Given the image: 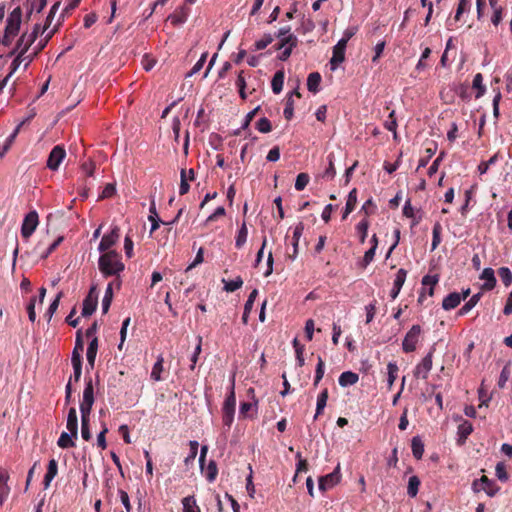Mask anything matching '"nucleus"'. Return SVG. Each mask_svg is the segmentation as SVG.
Returning <instances> with one entry per match:
<instances>
[{"label": "nucleus", "mask_w": 512, "mask_h": 512, "mask_svg": "<svg viewBox=\"0 0 512 512\" xmlns=\"http://www.w3.org/2000/svg\"><path fill=\"white\" fill-rule=\"evenodd\" d=\"M340 467L339 465L335 470L319 479V488L323 491L332 488L340 481Z\"/></svg>", "instance_id": "12"}, {"label": "nucleus", "mask_w": 512, "mask_h": 512, "mask_svg": "<svg viewBox=\"0 0 512 512\" xmlns=\"http://www.w3.org/2000/svg\"><path fill=\"white\" fill-rule=\"evenodd\" d=\"M57 473L58 463L55 459H51L48 463L47 472L43 480L45 489H47L50 486L51 481L56 477Z\"/></svg>", "instance_id": "21"}, {"label": "nucleus", "mask_w": 512, "mask_h": 512, "mask_svg": "<svg viewBox=\"0 0 512 512\" xmlns=\"http://www.w3.org/2000/svg\"><path fill=\"white\" fill-rule=\"evenodd\" d=\"M496 476L501 482H506L509 479L506 465L503 462H499L495 468Z\"/></svg>", "instance_id": "58"}, {"label": "nucleus", "mask_w": 512, "mask_h": 512, "mask_svg": "<svg viewBox=\"0 0 512 512\" xmlns=\"http://www.w3.org/2000/svg\"><path fill=\"white\" fill-rule=\"evenodd\" d=\"M98 267L104 277L119 276L125 269L121 255L116 251L102 253L98 259Z\"/></svg>", "instance_id": "1"}, {"label": "nucleus", "mask_w": 512, "mask_h": 512, "mask_svg": "<svg viewBox=\"0 0 512 512\" xmlns=\"http://www.w3.org/2000/svg\"><path fill=\"white\" fill-rule=\"evenodd\" d=\"M98 304V291L96 285H93L85 299L83 300L82 316L87 317L94 313Z\"/></svg>", "instance_id": "6"}, {"label": "nucleus", "mask_w": 512, "mask_h": 512, "mask_svg": "<svg viewBox=\"0 0 512 512\" xmlns=\"http://www.w3.org/2000/svg\"><path fill=\"white\" fill-rule=\"evenodd\" d=\"M235 406H236V396H235V392H234V382H232L230 392L226 396V399H225L222 407L235 409Z\"/></svg>", "instance_id": "59"}, {"label": "nucleus", "mask_w": 512, "mask_h": 512, "mask_svg": "<svg viewBox=\"0 0 512 512\" xmlns=\"http://www.w3.org/2000/svg\"><path fill=\"white\" fill-rule=\"evenodd\" d=\"M303 231H304V224L302 222H299L294 227V230H293V241H292L293 253L291 255H289V258L292 260H295L298 255L299 240L303 234Z\"/></svg>", "instance_id": "19"}, {"label": "nucleus", "mask_w": 512, "mask_h": 512, "mask_svg": "<svg viewBox=\"0 0 512 512\" xmlns=\"http://www.w3.org/2000/svg\"><path fill=\"white\" fill-rule=\"evenodd\" d=\"M472 86L477 89L476 98H480L485 94L486 88L483 85V76L481 73H477L474 76Z\"/></svg>", "instance_id": "40"}, {"label": "nucleus", "mask_w": 512, "mask_h": 512, "mask_svg": "<svg viewBox=\"0 0 512 512\" xmlns=\"http://www.w3.org/2000/svg\"><path fill=\"white\" fill-rule=\"evenodd\" d=\"M284 117L287 120H291L294 114V101L291 96H288L286 100V105L283 111Z\"/></svg>", "instance_id": "62"}, {"label": "nucleus", "mask_w": 512, "mask_h": 512, "mask_svg": "<svg viewBox=\"0 0 512 512\" xmlns=\"http://www.w3.org/2000/svg\"><path fill=\"white\" fill-rule=\"evenodd\" d=\"M248 393L252 394L253 402H242L240 404L239 414L241 417H247L248 413L257 407L258 400L255 399L254 389L250 388Z\"/></svg>", "instance_id": "27"}, {"label": "nucleus", "mask_w": 512, "mask_h": 512, "mask_svg": "<svg viewBox=\"0 0 512 512\" xmlns=\"http://www.w3.org/2000/svg\"><path fill=\"white\" fill-rule=\"evenodd\" d=\"M439 282V275L435 274V275H425L422 280H421V284H422V288H426L427 286L428 287H435Z\"/></svg>", "instance_id": "60"}, {"label": "nucleus", "mask_w": 512, "mask_h": 512, "mask_svg": "<svg viewBox=\"0 0 512 512\" xmlns=\"http://www.w3.org/2000/svg\"><path fill=\"white\" fill-rule=\"evenodd\" d=\"M398 366L395 362H389L388 365H387V374H388V378H387V383H388V388L391 389L397 376H398Z\"/></svg>", "instance_id": "38"}, {"label": "nucleus", "mask_w": 512, "mask_h": 512, "mask_svg": "<svg viewBox=\"0 0 512 512\" xmlns=\"http://www.w3.org/2000/svg\"><path fill=\"white\" fill-rule=\"evenodd\" d=\"M97 351H98V338L93 337L88 345L87 353H86L88 365L91 369L94 368Z\"/></svg>", "instance_id": "22"}, {"label": "nucleus", "mask_w": 512, "mask_h": 512, "mask_svg": "<svg viewBox=\"0 0 512 512\" xmlns=\"http://www.w3.org/2000/svg\"><path fill=\"white\" fill-rule=\"evenodd\" d=\"M421 332V326L415 324L406 333L402 342V349L405 353H411L416 350V345L419 342Z\"/></svg>", "instance_id": "4"}, {"label": "nucleus", "mask_w": 512, "mask_h": 512, "mask_svg": "<svg viewBox=\"0 0 512 512\" xmlns=\"http://www.w3.org/2000/svg\"><path fill=\"white\" fill-rule=\"evenodd\" d=\"M462 301L461 294L458 292H452L447 295L442 301V308L446 311L456 308Z\"/></svg>", "instance_id": "20"}, {"label": "nucleus", "mask_w": 512, "mask_h": 512, "mask_svg": "<svg viewBox=\"0 0 512 512\" xmlns=\"http://www.w3.org/2000/svg\"><path fill=\"white\" fill-rule=\"evenodd\" d=\"M112 285H113L112 282H110L107 285V288H106V291H105V295H104L103 300H102V312L104 314H106L109 311V308H110V305H111V302H112V299H113Z\"/></svg>", "instance_id": "37"}, {"label": "nucleus", "mask_w": 512, "mask_h": 512, "mask_svg": "<svg viewBox=\"0 0 512 512\" xmlns=\"http://www.w3.org/2000/svg\"><path fill=\"white\" fill-rule=\"evenodd\" d=\"M406 277H407V270H405L403 268L399 269L396 274L393 286H395V288H397V289H401L405 283Z\"/></svg>", "instance_id": "61"}, {"label": "nucleus", "mask_w": 512, "mask_h": 512, "mask_svg": "<svg viewBox=\"0 0 512 512\" xmlns=\"http://www.w3.org/2000/svg\"><path fill=\"white\" fill-rule=\"evenodd\" d=\"M498 275L506 287H508L512 283V273L509 268H507V267L499 268Z\"/></svg>", "instance_id": "56"}, {"label": "nucleus", "mask_w": 512, "mask_h": 512, "mask_svg": "<svg viewBox=\"0 0 512 512\" xmlns=\"http://www.w3.org/2000/svg\"><path fill=\"white\" fill-rule=\"evenodd\" d=\"M258 295V290L257 289H254L248 296V299L244 305V312H243V315H242V322L243 324H247L248 323V317H249V314L250 312L252 311L253 309V305H254V302H255V299Z\"/></svg>", "instance_id": "24"}, {"label": "nucleus", "mask_w": 512, "mask_h": 512, "mask_svg": "<svg viewBox=\"0 0 512 512\" xmlns=\"http://www.w3.org/2000/svg\"><path fill=\"white\" fill-rule=\"evenodd\" d=\"M473 432V425L467 420H463L457 428V443L458 445H464L468 436Z\"/></svg>", "instance_id": "13"}, {"label": "nucleus", "mask_w": 512, "mask_h": 512, "mask_svg": "<svg viewBox=\"0 0 512 512\" xmlns=\"http://www.w3.org/2000/svg\"><path fill=\"white\" fill-rule=\"evenodd\" d=\"M22 23V9L20 6L14 8L8 15L4 29V35L1 39L3 46H10L14 38L18 35Z\"/></svg>", "instance_id": "2"}, {"label": "nucleus", "mask_w": 512, "mask_h": 512, "mask_svg": "<svg viewBox=\"0 0 512 512\" xmlns=\"http://www.w3.org/2000/svg\"><path fill=\"white\" fill-rule=\"evenodd\" d=\"M435 351V347L432 346L428 354L422 359V361L415 367L414 376L416 378H421L426 380L428 378V374L432 369V358L433 353Z\"/></svg>", "instance_id": "7"}, {"label": "nucleus", "mask_w": 512, "mask_h": 512, "mask_svg": "<svg viewBox=\"0 0 512 512\" xmlns=\"http://www.w3.org/2000/svg\"><path fill=\"white\" fill-rule=\"evenodd\" d=\"M8 479V472L5 469L0 468V507L3 505L10 493V487L7 484Z\"/></svg>", "instance_id": "14"}, {"label": "nucleus", "mask_w": 512, "mask_h": 512, "mask_svg": "<svg viewBox=\"0 0 512 512\" xmlns=\"http://www.w3.org/2000/svg\"><path fill=\"white\" fill-rule=\"evenodd\" d=\"M473 489L475 491L482 489L488 496L493 497L499 492L500 487L487 476L483 475L479 480L473 482Z\"/></svg>", "instance_id": "9"}, {"label": "nucleus", "mask_w": 512, "mask_h": 512, "mask_svg": "<svg viewBox=\"0 0 512 512\" xmlns=\"http://www.w3.org/2000/svg\"><path fill=\"white\" fill-rule=\"evenodd\" d=\"M346 47L347 43L345 42V40L341 39L333 47V55L332 58L330 59V65L332 70L336 69L337 66L345 60Z\"/></svg>", "instance_id": "11"}, {"label": "nucleus", "mask_w": 512, "mask_h": 512, "mask_svg": "<svg viewBox=\"0 0 512 512\" xmlns=\"http://www.w3.org/2000/svg\"><path fill=\"white\" fill-rule=\"evenodd\" d=\"M89 423H90V413L81 414V435L85 441H89L92 438Z\"/></svg>", "instance_id": "26"}, {"label": "nucleus", "mask_w": 512, "mask_h": 512, "mask_svg": "<svg viewBox=\"0 0 512 512\" xmlns=\"http://www.w3.org/2000/svg\"><path fill=\"white\" fill-rule=\"evenodd\" d=\"M39 223L38 213L33 210L30 211L22 222L21 235L23 238L28 239L36 230Z\"/></svg>", "instance_id": "5"}, {"label": "nucleus", "mask_w": 512, "mask_h": 512, "mask_svg": "<svg viewBox=\"0 0 512 512\" xmlns=\"http://www.w3.org/2000/svg\"><path fill=\"white\" fill-rule=\"evenodd\" d=\"M327 160H328V167L325 169V171L323 173V178L331 180L336 175V169H335V166H334V155H333V153H330L327 156Z\"/></svg>", "instance_id": "44"}, {"label": "nucleus", "mask_w": 512, "mask_h": 512, "mask_svg": "<svg viewBox=\"0 0 512 512\" xmlns=\"http://www.w3.org/2000/svg\"><path fill=\"white\" fill-rule=\"evenodd\" d=\"M480 279L485 281V283L481 287L482 290L490 291L496 285V278L494 275V270L492 268H485L480 275Z\"/></svg>", "instance_id": "16"}, {"label": "nucleus", "mask_w": 512, "mask_h": 512, "mask_svg": "<svg viewBox=\"0 0 512 512\" xmlns=\"http://www.w3.org/2000/svg\"><path fill=\"white\" fill-rule=\"evenodd\" d=\"M321 75L318 72H312L308 75L307 78V88L312 93H317L319 90V85L321 83Z\"/></svg>", "instance_id": "29"}, {"label": "nucleus", "mask_w": 512, "mask_h": 512, "mask_svg": "<svg viewBox=\"0 0 512 512\" xmlns=\"http://www.w3.org/2000/svg\"><path fill=\"white\" fill-rule=\"evenodd\" d=\"M223 282L225 284L224 290L227 292H234V291L238 290L239 288H241L243 285V280L240 276H238L234 280H230V281H225L223 279Z\"/></svg>", "instance_id": "45"}, {"label": "nucleus", "mask_w": 512, "mask_h": 512, "mask_svg": "<svg viewBox=\"0 0 512 512\" xmlns=\"http://www.w3.org/2000/svg\"><path fill=\"white\" fill-rule=\"evenodd\" d=\"M63 296V292H59L56 296V298L52 301V303L50 304L47 312L45 313V316L48 318V321L51 320L53 314L56 312V310L58 309V306H59V302H60V299L62 298Z\"/></svg>", "instance_id": "57"}, {"label": "nucleus", "mask_w": 512, "mask_h": 512, "mask_svg": "<svg viewBox=\"0 0 512 512\" xmlns=\"http://www.w3.org/2000/svg\"><path fill=\"white\" fill-rule=\"evenodd\" d=\"M29 36L28 33H23L20 38L16 42V46L14 49L9 53V56H13L16 53L25 55L26 52L29 50V48L32 46L33 43L28 42Z\"/></svg>", "instance_id": "15"}, {"label": "nucleus", "mask_w": 512, "mask_h": 512, "mask_svg": "<svg viewBox=\"0 0 512 512\" xmlns=\"http://www.w3.org/2000/svg\"><path fill=\"white\" fill-rule=\"evenodd\" d=\"M421 481L418 476L413 475L408 480L407 494L409 497L414 498L417 496Z\"/></svg>", "instance_id": "33"}, {"label": "nucleus", "mask_w": 512, "mask_h": 512, "mask_svg": "<svg viewBox=\"0 0 512 512\" xmlns=\"http://www.w3.org/2000/svg\"><path fill=\"white\" fill-rule=\"evenodd\" d=\"M274 38L271 34H265L260 40L254 44V50L259 51L265 49L268 45L273 42Z\"/></svg>", "instance_id": "54"}, {"label": "nucleus", "mask_w": 512, "mask_h": 512, "mask_svg": "<svg viewBox=\"0 0 512 512\" xmlns=\"http://www.w3.org/2000/svg\"><path fill=\"white\" fill-rule=\"evenodd\" d=\"M285 74L283 70H278L271 81V87L272 91L275 94H279L283 89V83H284Z\"/></svg>", "instance_id": "28"}, {"label": "nucleus", "mask_w": 512, "mask_h": 512, "mask_svg": "<svg viewBox=\"0 0 512 512\" xmlns=\"http://www.w3.org/2000/svg\"><path fill=\"white\" fill-rule=\"evenodd\" d=\"M384 127L388 130L393 132L394 138H397V121L395 117V111H391L388 119L384 122Z\"/></svg>", "instance_id": "47"}, {"label": "nucleus", "mask_w": 512, "mask_h": 512, "mask_svg": "<svg viewBox=\"0 0 512 512\" xmlns=\"http://www.w3.org/2000/svg\"><path fill=\"white\" fill-rule=\"evenodd\" d=\"M375 210H376V205L375 203L373 202V199L370 198L368 199L363 205H362V208H361V212H363L366 217L372 215L375 213Z\"/></svg>", "instance_id": "64"}, {"label": "nucleus", "mask_w": 512, "mask_h": 512, "mask_svg": "<svg viewBox=\"0 0 512 512\" xmlns=\"http://www.w3.org/2000/svg\"><path fill=\"white\" fill-rule=\"evenodd\" d=\"M482 297V293H476L474 294L457 312L458 316H464L467 314L470 310H472L477 303L480 301Z\"/></svg>", "instance_id": "25"}, {"label": "nucleus", "mask_w": 512, "mask_h": 512, "mask_svg": "<svg viewBox=\"0 0 512 512\" xmlns=\"http://www.w3.org/2000/svg\"><path fill=\"white\" fill-rule=\"evenodd\" d=\"M356 204H357V189L353 188L349 192L348 197H347V201H346V205H345L346 214H350L355 209Z\"/></svg>", "instance_id": "43"}, {"label": "nucleus", "mask_w": 512, "mask_h": 512, "mask_svg": "<svg viewBox=\"0 0 512 512\" xmlns=\"http://www.w3.org/2000/svg\"><path fill=\"white\" fill-rule=\"evenodd\" d=\"M163 357L160 356L155 364L153 365L152 371H151V378L155 381L161 380V373L163 371Z\"/></svg>", "instance_id": "46"}, {"label": "nucleus", "mask_w": 512, "mask_h": 512, "mask_svg": "<svg viewBox=\"0 0 512 512\" xmlns=\"http://www.w3.org/2000/svg\"><path fill=\"white\" fill-rule=\"evenodd\" d=\"M298 39L294 34H289L286 37L280 38V41L273 46L274 50H282L288 46H297Z\"/></svg>", "instance_id": "30"}, {"label": "nucleus", "mask_w": 512, "mask_h": 512, "mask_svg": "<svg viewBox=\"0 0 512 512\" xmlns=\"http://www.w3.org/2000/svg\"><path fill=\"white\" fill-rule=\"evenodd\" d=\"M66 427L68 431L74 438H77L78 435V419H77V411L75 407H71L67 416V424Z\"/></svg>", "instance_id": "17"}, {"label": "nucleus", "mask_w": 512, "mask_h": 512, "mask_svg": "<svg viewBox=\"0 0 512 512\" xmlns=\"http://www.w3.org/2000/svg\"><path fill=\"white\" fill-rule=\"evenodd\" d=\"M217 474H218V468H217L216 462L214 460H211L207 465V468L205 471V477H206L207 481L213 482L216 479Z\"/></svg>", "instance_id": "48"}, {"label": "nucleus", "mask_w": 512, "mask_h": 512, "mask_svg": "<svg viewBox=\"0 0 512 512\" xmlns=\"http://www.w3.org/2000/svg\"><path fill=\"white\" fill-rule=\"evenodd\" d=\"M256 129L261 133H269L272 130V124L268 118L262 117L256 122Z\"/></svg>", "instance_id": "55"}, {"label": "nucleus", "mask_w": 512, "mask_h": 512, "mask_svg": "<svg viewBox=\"0 0 512 512\" xmlns=\"http://www.w3.org/2000/svg\"><path fill=\"white\" fill-rule=\"evenodd\" d=\"M65 155L66 152L63 147H61L60 145L55 146L48 156L47 167L53 171L57 170L61 162L63 161Z\"/></svg>", "instance_id": "10"}, {"label": "nucleus", "mask_w": 512, "mask_h": 512, "mask_svg": "<svg viewBox=\"0 0 512 512\" xmlns=\"http://www.w3.org/2000/svg\"><path fill=\"white\" fill-rule=\"evenodd\" d=\"M411 449H412L413 456L417 460L422 458V456L424 454V444H423L422 440L420 439V437L415 436L412 438Z\"/></svg>", "instance_id": "32"}, {"label": "nucleus", "mask_w": 512, "mask_h": 512, "mask_svg": "<svg viewBox=\"0 0 512 512\" xmlns=\"http://www.w3.org/2000/svg\"><path fill=\"white\" fill-rule=\"evenodd\" d=\"M358 380L359 376L357 373L352 371H345L339 376L338 382L340 386L347 387L356 384Z\"/></svg>", "instance_id": "23"}, {"label": "nucleus", "mask_w": 512, "mask_h": 512, "mask_svg": "<svg viewBox=\"0 0 512 512\" xmlns=\"http://www.w3.org/2000/svg\"><path fill=\"white\" fill-rule=\"evenodd\" d=\"M94 401V387L92 378L85 377V387L83 390V398L80 403V413H91Z\"/></svg>", "instance_id": "3"}, {"label": "nucleus", "mask_w": 512, "mask_h": 512, "mask_svg": "<svg viewBox=\"0 0 512 512\" xmlns=\"http://www.w3.org/2000/svg\"><path fill=\"white\" fill-rule=\"evenodd\" d=\"M189 447H190V453L184 460V463L186 465H188L189 463H192L195 460L197 453H198L199 443L195 440L189 441Z\"/></svg>", "instance_id": "51"}, {"label": "nucleus", "mask_w": 512, "mask_h": 512, "mask_svg": "<svg viewBox=\"0 0 512 512\" xmlns=\"http://www.w3.org/2000/svg\"><path fill=\"white\" fill-rule=\"evenodd\" d=\"M183 512H201L194 496H187L182 499Z\"/></svg>", "instance_id": "34"}, {"label": "nucleus", "mask_w": 512, "mask_h": 512, "mask_svg": "<svg viewBox=\"0 0 512 512\" xmlns=\"http://www.w3.org/2000/svg\"><path fill=\"white\" fill-rule=\"evenodd\" d=\"M325 364L321 356H318V363L315 370L314 386H317L324 376Z\"/></svg>", "instance_id": "49"}, {"label": "nucleus", "mask_w": 512, "mask_h": 512, "mask_svg": "<svg viewBox=\"0 0 512 512\" xmlns=\"http://www.w3.org/2000/svg\"><path fill=\"white\" fill-rule=\"evenodd\" d=\"M150 215L148 217V220L151 222V231L150 233H153L156 229L159 228L160 226V223H161V220L157 214V211H156V207H155V202L152 201L151 202V205H150Z\"/></svg>", "instance_id": "35"}, {"label": "nucleus", "mask_w": 512, "mask_h": 512, "mask_svg": "<svg viewBox=\"0 0 512 512\" xmlns=\"http://www.w3.org/2000/svg\"><path fill=\"white\" fill-rule=\"evenodd\" d=\"M247 236H248V229H247L246 223L243 222L240 229L238 230V233H237V236L235 239L236 248L240 249L243 247V245L247 241Z\"/></svg>", "instance_id": "36"}, {"label": "nucleus", "mask_w": 512, "mask_h": 512, "mask_svg": "<svg viewBox=\"0 0 512 512\" xmlns=\"http://www.w3.org/2000/svg\"><path fill=\"white\" fill-rule=\"evenodd\" d=\"M441 230H442V227H441L440 223H438V222L435 223V225L433 227V231H432V234H433L432 247H431L432 251L435 250L441 242Z\"/></svg>", "instance_id": "52"}, {"label": "nucleus", "mask_w": 512, "mask_h": 512, "mask_svg": "<svg viewBox=\"0 0 512 512\" xmlns=\"http://www.w3.org/2000/svg\"><path fill=\"white\" fill-rule=\"evenodd\" d=\"M444 157H445V152L444 151L440 152L438 157L433 161L432 165L428 169L429 176H433L438 171L439 165L443 161Z\"/></svg>", "instance_id": "63"}, {"label": "nucleus", "mask_w": 512, "mask_h": 512, "mask_svg": "<svg viewBox=\"0 0 512 512\" xmlns=\"http://www.w3.org/2000/svg\"><path fill=\"white\" fill-rule=\"evenodd\" d=\"M436 150H437V145L435 143H432V147L426 148L425 152L427 155L425 157H422L419 160L417 170L425 167L428 164L430 158L435 154Z\"/></svg>", "instance_id": "50"}, {"label": "nucleus", "mask_w": 512, "mask_h": 512, "mask_svg": "<svg viewBox=\"0 0 512 512\" xmlns=\"http://www.w3.org/2000/svg\"><path fill=\"white\" fill-rule=\"evenodd\" d=\"M369 228V221L367 218L362 219L356 226L357 233L359 234L360 243H364L367 237Z\"/></svg>", "instance_id": "39"}, {"label": "nucleus", "mask_w": 512, "mask_h": 512, "mask_svg": "<svg viewBox=\"0 0 512 512\" xmlns=\"http://www.w3.org/2000/svg\"><path fill=\"white\" fill-rule=\"evenodd\" d=\"M310 177L307 173H299L295 181V189L302 191L309 183Z\"/></svg>", "instance_id": "53"}, {"label": "nucleus", "mask_w": 512, "mask_h": 512, "mask_svg": "<svg viewBox=\"0 0 512 512\" xmlns=\"http://www.w3.org/2000/svg\"><path fill=\"white\" fill-rule=\"evenodd\" d=\"M188 15L189 9L185 6H181L173 14L168 16V20H170L171 24L177 26L186 22Z\"/></svg>", "instance_id": "18"}, {"label": "nucleus", "mask_w": 512, "mask_h": 512, "mask_svg": "<svg viewBox=\"0 0 512 512\" xmlns=\"http://www.w3.org/2000/svg\"><path fill=\"white\" fill-rule=\"evenodd\" d=\"M235 409L222 407L223 425L229 430L234 420Z\"/></svg>", "instance_id": "42"}, {"label": "nucleus", "mask_w": 512, "mask_h": 512, "mask_svg": "<svg viewBox=\"0 0 512 512\" xmlns=\"http://www.w3.org/2000/svg\"><path fill=\"white\" fill-rule=\"evenodd\" d=\"M72 437L71 433L68 434L67 432H62L57 441V445L62 449L74 447L75 443L72 440Z\"/></svg>", "instance_id": "41"}, {"label": "nucleus", "mask_w": 512, "mask_h": 512, "mask_svg": "<svg viewBox=\"0 0 512 512\" xmlns=\"http://www.w3.org/2000/svg\"><path fill=\"white\" fill-rule=\"evenodd\" d=\"M328 389L325 388L321 391V393L317 397V404H316V413L314 416V419H317L319 415L322 414L328 400Z\"/></svg>", "instance_id": "31"}, {"label": "nucleus", "mask_w": 512, "mask_h": 512, "mask_svg": "<svg viewBox=\"0 0 512 512\" xmlns=\"http://www.w3.org/2000/svg\"><path fill=\"white\" fill-rule=\"evenodd\" d=\"M120 238V228L118 226L112 227L111 231L108 234H105L98 246V250L101 253H106L107 251H112L111 247L114 246Z\"/></svg>", "instance_id": "8"}]
</instances>
